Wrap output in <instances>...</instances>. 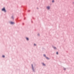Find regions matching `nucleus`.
<instances>
[{
	"instance_id": "11",
	"label": "nucleus",
	"mask_w": 74,
	"mask_h": 74,
	"mask_svg": "<svg viewBox=\"0 0 74 74\" xmlns=\"http://www.w3.org/2000/svg\"><path fill=\"white\" fill-rule=\"evenodd\" d=\"M57 54L58 55V52H57Z\"/></svg>"
},
{
	"instance_id": "4",
	"label": "nucleus",
	"mask_w": 74,
	"mask_h": 74,
	"mask_svg": "<svg viewBox=\"0 0 74 74\" xmlns=\"http://www.w3.org/2000/svg\"><path fill=\"white\" fill-rule=\"evenodd\" d=\"M26 38L27 40H29V38Z\"/></svg>"
},
{
	"instance_id": "6",
	"label": "nucleus",
	"mask_w": 74,
	"mask_h": 74,
	"mask_svg": "<svg viewBox=\"0 0 74 74\" xmlns=\"http://www.w3.org/2000/svg\"><path fill=\"white\" fill-rule=\"evenodd\" d=\"M46 58L47 59H49V58H48V57H46Z\"/></svg>"
},
{
	"instance_id": "13",
	"label": "nucleus",
	"mask_w": 74,
	"mask_h": 74,
	"mask_svg": "<svg viewBox=\"0 0 74 74\" xmlns=\"http://www.w3.org/2000/svg\"><path fill=\"white\" fill-rule=\"evenodd\" d=\"M54 48H55H55H56V47H54Z\"/></svg>"
},
{
	"instance_id": "8",
	"label": "nucleus",
	"mask_w": 74,
	"mask_h": 74,
	"mask_svg": "<svg viewBox=\"0 0 74 74\" xmlns=\"http://www.w3.org/2000/svg\"><path fill=\"white\" fill-rule=\"evenodd\" d=\"M42 64H43V66H45V64H44L43 63Z\"/></svg>"
},
{
	"instance_id": "5",
	"label": "nucleus",
	"mask_w": 74,
	"mask_h": 74,
	"mask_svg": "<svg viewBox=\"0 0 74 74\" xmlns=\"http://www.w3.org/2000/svg\"><path fill=\"white\" fill-rule=\"evenodd\" d=\"M2 57L3 58H4V57H5V56H4L3 55V56Z\"/></svg>"
},
{
	"instance_id": "7",
	"label": "nucleus",
	"mask_w": 74,
	"mask_h": 74,
	"mask_svg": "<svg viewBox=\"0 0 74 74\" xmlns=\"http://www.w3.org/2000/svg\"><path fill=\"white\" fill-rule=\"evenodd\" d=\"M32 66L33 69V65H32Z\"/></svg>"
},
{
	"instance_id": "12",
	"label": "nucleus",
	"mask_w": 74,
	"mask_h": 74,
	"mask_svg": "<svg viewBox=\"0 0 74 74\" xmlns=\"http://www.w3.org/2000/svg\"><path fill=\"white\" fill-rule=\"evenodd\" d=\"M34 45H36V44H34Z\"/></svg>"
},
{
	"instance_id": "9",
	"label": "nucleus",
	"mask_w": 74,
	"mask_h": 74,
	"mask_svg": "<svg viewBox=\"0 0 74 74\" xmlns=\"http://www.w3.org/2000/svg\"><path fill=\"white\" fill-rule=\"evenodd\" d=\"M53 2H54V1L53 0V1H52V2H53Z\"/></svg>"
},
{
	"instance_id": "3",
	"label": "nucleus",
	"mask_w": 74,
	"mask_h": 74,
	"mask_svg": "<svg viewBox=\"0 0 74 74\" xmlns=\"http://www.w3.org/2000/svg\"><path fill=\"white\" fill-rule=\"evenodd\" d=\"M10 23H11V24H14V22H11Z\"/></svg>"
},
{
	"instance_id": "10",
	"label": "nucleus",
	"mask_w": 74,
	"mask_h": 74,
	"mask_svg": "<svg viewBox=\"0 0 74 74\" xmlns=\"http://www.w3.org/2000/svg\"><path fill=\"white\" fill-rule=\"evenodd\" d=\"M12 19H14V17H12Z\"/></svg>"
},
{
	"instance_id": "1",
	"label": "nucleus",
	"mask_w": 74,
	"mask_h": 74,
	"mask_svg": "<svg viewBox=\"0 0 74 74\" xmlns=\"http://www.w3.org/2000/svg\"><path fill=\"white\" fill-rule=\"evenodd\" d=\"M2 11H3L4 12H6V11L5 10V8H3L2 10Z\"/></svg>"
},
{
	"instance_id": "2",
	"label": "nucleus",
	"mask_w": 74,
	"mask_h": 74,
	"mask_svg": "<svg viewBox=\"0 0 74 74\" xmlns=\"http://www.w3.org/2000/svg\"><path fill=\"white\" fill-rule=\"evenodd\" d=\"M50 7H47V8L48 9V10H49L50 8Z\"/></svg>"
},
{
	"instance_id": "14",
	"label": "nucleus",
	"mask_w": 74,
	"mask_h": 74,
	"mask_svg": "<svg viewBox=\"0 0 74 74\" xmlns=\"http://www.w3.org/2000/svg\"><path fill=\"white\" fill-rule=\"evenodd\" d=\"M44 56H45V55H44Z\"/></svg>"
}]
</instances>
